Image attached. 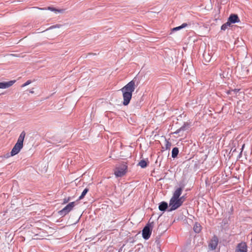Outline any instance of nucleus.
Here are the masks:
<instances>
[{"label":"nucleus","instance_id":"f257e3e1","mask_svg":"<svg viewBox=\"0 0 252 252\" xmlns=\"http://www.w3.org/2000/svg\"><path fill=\"white\" fill-rule=\"evenodd\" d=\"M182 189L177 188L173 193L169 203V211H172L179 208L184 201V196H181Z\"/></svg>","mask_w":252,"mask_h":252},{"label":"nucleus","instance_id":"f03ea898","mask_svg":"<svg viewBox=\"0 0 252 252\" xmlns=\"http://www.w3.org/2000/svg\"><path fill=\"white\" fill-rule=\"evenodd\" d=\"M136 88L135 82L132 80L121 89L123 93V102L124 105L129 104L132 97V93Z\"/></svg>","mask_w":252,"mask_h":252},{"label":"nucleus","instance_id":"7ed1b4c3","mask_svg":"<svg viewBox=\"0 0 252 252\" xmlns=\"http://www.w3.org/2000/svg\"><path fill=\"white\" fill-rule=\"evenodd\" d=\"M26 135V133L22 131L17 140V143L14 145V147L11 150V155L12 156H15L18 154L23 146V141Z\"/></svg>","mask_w":252,"mask_h":252},{"label":"nucleus","instance_id":"20e7f679","mask_svg":"<svg viewBox=\"0 0 252 252\" xmlns=\"http://www.w3.org/2000/svg\"><path fill=\"white\" fill-rule=\"evenodd\" d=\"M127 166L125 163L122 164L115 167L114 174L117 177L124 176L127 172Z\"/></svg>","mask_w":252,"mask_h":252},{"label":"nucleus","instance_id":"39448f33","mask_svg":"<svg viewBox=\"0 0 252 252\" xmlns=\"http://www.w3.org/2000/svg\"><path fill=\"white\" fill-rule=\"evenodd\" d=\"M75 206V202H72L67 204L62 210L59 211L60 216H64L70 212Z\"/></svg>","mask_w":252,"mask_h":252},{"label":"nucleus","instance_id":"423d86ee","mask_svg":"<svg viewBox=\"0 0 252 252\" xmlns=\"http://www.w3.org/2000/svg\"><path fill=\"white\" fill-rule=\"evenodd\" d=\"M151 234V230L149 226H146L142 230V236L144 239H148Z\"/></svg>","mask_w":252,"mask_h":252},{"label":"nucleus","instance_id":"0eeeda50","mask_svg":"<svg viewBox=\"0 0 252 252\" xmlns=\"http://www.w3.org/2000/svg\"><path fill=\"white\" fill-rule=\"evenodd\" d=\"M247 246L244 242H242L239 244L235 250V252H247Z\"/></svg>","mask_w":252,"mask_h":252},{"label":"nucleus","instance_id":"6e6552de","mask_svg":"<svg viewBox=\"0 0 252 252\" xmlns=\"http://www.w3.org/2000/svg\"><path fill=\"white\" fill-rule=\"evenodd\" d=\"M16 82L15 80H11L8 82H0V89H6L12 86Z\"/></svg>","mask_w":252,"mask_h":252},{"label":"nucleus","instance_id":"1a4fd4ad","mask_svg":"<svg viewBox=\"0 0 252 252\" xmlns=\"http://www.w3.org/2000/svg\"><path fill=\"white\" fill-rule=\"evenodd\" d=\"M218 244V239L217 237H214L211 240L209 244V247L212 250H215Z\"/></svg>","mask_w":252,"mask_h":252},{"label":"nucleus","instance_id":"9d476101","mask_svg":"<svg viewBox=\"0 0 252 252\" xmlns=\"http://www.w3.org/2000/svg\"><path fill=\"white\" fill-rule=\"evenodd\" d=\"M238 21V17L236 15H231L229 19L228 22H229L230 24L231 23H235Z\"/></svg>","mask_w":252,"mask_h":252},{"label":"nucleus","instance_id":"9b49d317","mask_svg":"<svg viewBox=\"0 0 252 252\" xmlns=\"http://www.w3.org/2000/svg\"><path fill=\"white\" fill-rule=\"evenodd\" d=\"M168 207V204L165 202H162L159 205L158 208L160 211H165Z\"/></svg>","mask_w":252,"mask_h":252},{"label":"nucleus","instance_id":"f8f14e48","mask_svg":"<svg viewBox=\"0 0 252 252\" xmlns=\"http://www.w3.org/2000/svg\"><path fill=\"white\" fill-rule=\"evenodd\" d=\"M193 230L196 233H199L201 230L200 224L197 222L195 223L193 226Z\"/></svg>","mask_w":252,"mask_h":252},{"label":"nucleus","instance_id":"ddd939ff","mask_svg":"<svg viewBox=\"0 0 252 252\" xmlns=\"http://www.w3.org/2000/svg\"><path fill=\"white\" fill-rule=\"evenodd\" d=\"M48 9L52 11H53L55 13H63L64 12V10L63 9H56L55 8H53V7H49L48 8Z\"/></svg>","mask_w":252,"mask_h":252},{"label":"nucleus","instance_id":"4468645a","mask_svg":"<svg viewBox=\"0 0 252 252\" xmlns=\"http://www.w3.org/2000/svg\"><path fill=\"white\" fill-rule=\"evenodd\" d=\"M187 26H188L187 24L183 23V24H182L180 26L174 28L173 29H172V30L173 32L181 30V29H182L183 28H186Z\"/></svg>","mask_w":252,"mask_h":252},{"label":"nucleus","instance_id":"2eb2a0df","mask_svg":"<svg viewBox=\"0 0 252 252\" xmlns=\"http://www.w3.org/2000/svg\"><path fill=\"white\" fill-rule=\"evenodd\" d=\"M179 153V150L177 148L175 147L172 149V157L175 158L177 157Z\"/></svg>","mask_w":252,"mask_h":252},{"label":"nucleus","instance_id":"dca6fc26","mask_svg":"<svg viewBox=\"0 0 252 252\" xmlns=\"http://www.w3.org/2000/svg\"><path fill=\"white\" fill-rule=\"evenodd\" d=\"M164 144L165 147V149L168 150L170 149L171 146V143L167 139L164 140Z\"/></svg>","mask_w":252,"mask_h":252},{"label":"nucleus","instance_id":"f3484780","mask_svg":"<svg viewBox=\"0 0 252 252\" xmlns=\"http://www.w3.org/2000/svg\"><path fill=\"white\" fill-rule=\"evenodd\" d=\"M89 189L87 188H86L82 192L81 195L79 196V199L81 200L82 199L84 196L86 195L87 193L88 192Z\"/></svg>","mask_w":252,"mask_h":252},{"label":"nucleus","instance_id":"a211bd4d","mask_svg":"<svg viewBox=\"0 0 252 252\" xmlns=\"http://www.w3.org/2000/svg\"><path fill=\"white\" fill-rule=\"evenodd\" d=\"M147 162L144 160H142L139 162V165L141 166L142 168H145L147 166Z\"/></svg>","mask_w":252,"mask_h":252},{"label":"nucleus","instance_id":"6ab92c4d","mask_svg":"<svg viewBox=\"0 0 252 252\" xmlns=\"http://www.w3.org/2000/svg\"><path fill=\"white\" fill-rule=\"evenodd\" d=\"M230 25L229 22H226L225 24L222 25L221 27V30H225Z\"/></svg>","mask_w":252,"mask_h":252},{"label":"nucleus","instance_id":"aec40b11","mask_svg":"<svg viewBox=\"0 0 252 252\" xmlns=\"http://www.w3.org/2000/svg\"><path fill=\"white\" fill-rule=\"evenodd\" d=\"M31 83H32L31 80H29L25 83H24V84H23L22 85V87H25L30 85Z\"/></svg>","mask_w":252,"mask_h":252},{"label":"nucleus","instance_id":"412c9836","mask_svg":"<svg viewBox=\"0 0 252 252\" xmlns=\"http://www.w3.org/2000/svg\"><path fill=\"white\" fill-rule=\"evenodd\" d=\"M30 93H31V94H33V93H34L33 89H31V90L30 91Z\"/></svg>","mask_w":252,"mask_h":252},{"label":"nucleus","instance_id":"4be33fe9","mask_svg":"<svg viewBox=\"0 0 252 252\" xmlns=\"http://www.w3.org/2000/svg\"><path fill=\"white\" fill-rule=\"evenodd\" d=\"M68 200H69V199H67V200L64 199L63 203H67V202L68 201Z\"/></svg>","mask_w":252,"mask_h":252},{"label":"nucleus","instance_id":"5701e85b","mask_svg":"<svg viewBox=\"0 0 252 252\" xmlns=\"http://www.w3.org/2000/svg\"><path fill=\"white\" fill-rule=\"evenodd\" d=\"M220 76H222L223 77H225V75L224 74H220Z\"/></svg>","mask_w":252,"mask_h":252}]
</instances>
